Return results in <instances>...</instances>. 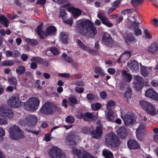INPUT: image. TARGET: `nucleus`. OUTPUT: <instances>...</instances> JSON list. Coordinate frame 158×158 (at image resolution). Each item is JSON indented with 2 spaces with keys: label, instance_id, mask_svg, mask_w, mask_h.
Instances as JSON below:
<instances>
[{
  "label": "nucleus",
  "instance_id": "f257e3e1",
  "mask_svg": "<svg viewBox=\"0 0 158 158\" xmlns=\"http://www.w3.org/2000/svg\"><path fill=\"white\" fill-rule=\"evenodd\" d=\"M76 25L81 35L86 37L92 38L97 33V30L93 23L89 20H81L76 22Z\"/></svg>",
  "mask_w": 158,
  "mask_h": 158
},
{
  "label": "nucleus",
  "instance_id": "f03ea898",
  "mask_svg": "<svg viewBox=\"0 0 158 158\" xmlns=\"http://www.w3.org/2000/svg\"><path fill=\"white\" fill-rule=\"evenodd\" d=\"M59 108L56 105L52 102L48 101L45 102L40 109L41 113L45 115H52L57 110H59Z\"/></svg>",
  "mask_w": 158,
  "mask_h": 158
},
{
  "label": "nucleus",
  "instance_id": "7ed1b4c3",
  "mask_svg": "<svg viewBox=\"0 0 158 158\" xmlns=\"http://www.w3.org/2000/svg\"><path fill=\"white\" fill-rule=\"evenodd\" d=\"M105 142L106 145L109 147L115 148L119 147L121 142L119 138L112 132L106 135Z\"/></svg>",
  "mask_w": 158,
  "mask_h": 158
},
{
  "label": "nucleus",
  "instance_id": "20e7f679",
  "mask_svg": "<svg viewBox=\"0 0 158 158\" xmlns=\"http://www.w3.org/2000/svg\"><path fill=\"white\" fill-rule=\"evenodd\" d=\"M0 124H7V119H10L13 116V111L7 107L0 108Z\"/></svg>",
  "mask_w": 158,
  "mask_h": 158
},
{
  "label": "nucleus",
  "instance_id": "39448f33",
  "mask_svg": "<svg viewBox=\"0 0 158 158\" xmlns=\"http://www.w3.org/2000/svg\"><path fill=\"white\" fill-rule=\"evenodd\" d=\"M103 129L101 126H97L95 130H91L88 127L83 128L82 132L84 134H90L93 138L98 139L100 137L103 133Z\"/></svg>",
  "mask_w": 158,
  "mask_h": 158
},
{
  "label": "nucleus",
  "instance_id": "423d86ee",
  "mask_svg": "<svg viewBox=\"0 0 158 158\" xmlns=\"http://www.w3.org/2000/svg\"><path fill=\"white\" fill-rule=\"evenodd\" d=\"M40 101L37 97H33L30 98L29 102H24L23 105L25 109L29 111H35L38 108Z\"/></svg>",
  "mask_w": 158,
  "mask_h": 158
},
{
  "label": "nucleus",
  "instance_id": "0eeeda50",
  "mask_svg": "<svg viewBox=\"0 0 158 158\" xmlns=\"http://www.w3.org/2000/svg\"><path fill=\"white\" fill-rule=\"evenodd\" d=\"M139 104L143 110L152 116L155 115L157 113L155 107L151 103L143 100H140Z\"/></svg>",
  "mask_w": 158,
  "mask_h": 158
},
{
  "label": "nucleus",
  "instance_id": "6e6552de",
  "mask_svg": "<svg viewBox=\"0 0 158 158\" xmlns=\"http://www.w3.org/2000/svg\"><path fill=\"white\" fill-rule=\"evenodd\" d=\"M10 136L13 139L18 140L25 137V135L21 132V129L18 126H13L10 130Z\"/></svg>",
  "mask_w": 158,
  "mask_h": 158
},
{
  "label": "nucleus",
  "instance_id": "1a4fd4ad",
  "mask_svg": "<svg viewBox=\"0 0 158 158\" xmlns=\"http://www.w3.org/2000/svg\"><path fill=\"white\" fill-rule=\"evenodd\" d=\"M8 103L10 107L15 108L19 107L24 104V102L19 100V95L18 94L12 95L8 100Z\"/></svg>",
  "mask_w": 158,
  "mask_h": 158
},
{
  "label": "nucleus",
  "instance_id": "9d476101",
  "mask_svg": "<svg viewBox=\"0 0 158 158\" xmlns=\"http://www.w3.org/2000/svg\"><path fill=\"white\" fill-rule=\"evenodd\" d=\"M49 156L52 158H63L65 154L57 147H52L49 151Z\"/></svg>",
  "mask_w": 158,
  "mask_h": 158
},
{
  "label": "nucleus",
  "instance_id": "9b49d317",
  "mask_svg": "<svg viewBox=\"0 0 158 158\" xmlns=\"http://www.w3.org/2000/svg\"><path fill=\"white\" fill-rule=\"evenodd\" d=\"M136 131L137 139L139 140H142L146 133L145 122L140 123Z\"/></svg>",
  "mask_w": 158,
  "mask_h": 158
},
{
  "label": "nucleus",
  "instance_id": "f8f14e48",
  "mask_svg": "<svg viewBox=\"0 0 158 158\" xmlns=\"http://www.w3.org/2000/svg\"><path fill=\"white\" fill-rule=\"evenodd\" d=\"M102 43L106 46L111 48L114 43V40L111 38L110 34L106 33L102 36Z\"/></svg>",
  "mask_w": 158,
  "mask_h": 158
},
{
  "label": "nucleus",
  "instance_id": "ddd939ff",
  "mask_svg": "<svg viewBox=\"0 0 158 158\" xmlns=\"http://www.w3.org/2000/svg\"><path fill=\"white\" fill-rule=\"evenodd\" d=\"M134 88L137 91H139L142 88L143 80L142 77L137 75L134 76Z\"/></svg>",
  "mask_w": 158,
  "mask_h": 158
},
{
  "label": "nucleus",
  "instance_id": "4468645a",
  "mask_svg": "<svg viewBox=\"0 0 158 158\" xmlns=\"http://www.w3.org/2000/svg\"><path fill=\"white\" fill-rule=\"evenodd\" d=\"M75 137L76 136L75 135H72L67 136L66 138L68 144L69 145L70 147L72 148V151L73 154V149H78L74 148L75 146L77 145V142L75 140Z\"/></svg>",
  "mask_w": 158,
  "mask_h": 158
},
{
  "label": "nucleus",
  "instance_id": "2eb2a0df",
  "mask_svg": "<svg viewBox=\"0 0 158 158\" xmlns=\"http://www.w3.org/2000/svg\"><path fill=\"white\" fill-rule=\"evenodd\" d=\"M127 146L128 148L133 150L139 149L140 145L138 142L135 139H130L127 142Z\"/></svg>",
  "mask_w": 158,
  "mask_h": 158
},
{
  "label": "nucleus",
  "instance_id": "dca6fc26",
  "mask_svg": "<svg viewBox=\"0 0 158 158\" xmlns=\"http://www.w3.org/2000/svg\"><path fill=\"white\" fill-rule=\"evenodd\" d=\"M97 16L101 20L103 24L109 27H111L113 26V24L110 22L109 19L105 15L104 13L100 12L98 14Z\"/></svg>",
  "mask_w": 158,
  "mask_h": 158
},
{
  "label": "nucleus",
  "instance_id": "f3484780",
  "mask_svg": "<svg viewBox=\"0 0 158 158\" xmlns=\"http://www.w3.org/2000/svg\"><path fill=\"white\" fill-rule=\"evenodd\" d=\"M145 95L147 97L158 101V94L152 89L149 88L146 91Z\"/></svg>",
  "mask_w": 158,
  "mask_h": 158
},
{
  "label": "nucleus",
  "instance_id": "a211bd4d",
  "mask_svg": "<svg viewBox=\"0 0 158 158\" xmlns=\"http://www.w3.org/2000/svg\"><path fill=\"white\" fill-rule=\"evenodd\" d=\"M73 154L77 156L78 158H89V153L86 151L82 152L79 149H73ZM90 158H95L92 157Z\"/></svg>",
  "mask_w": 158,
  "mask_h": 158
},
{
  "label": "nucleus",
  "instance_id": "6ab92c4d",
  "mask_svg": "<svg viewBox=\"0 0 158 158\" xmlns=\"http://www.w3.org/2000/svg\"><path fill=\"white\" fill-rule=\"evenodd\" d=\"M122 118L126 126H130V125H132L134 123V117L131 115L125 114Z\"/></svg>",
  "mask_w": 158,
  "mask_h": 158
},
{
  "label": "nucleus",
  "instance_id": "aec40b11",
  "mask_svg": "<svg viewBox=\"0 0 158 158\" xmlns=\"http://www.w3.org/2000/svg\"><path fill=\"white\" fill-rule=\"evenodd\" d=\"M56 31V28L54 26H50L47 27L45 30L44 34L45 39L47 36H53L55 35Z\"/></svg>",
  "mask_w": 158,
  "mask_h": 158
},
{
  "label": "nucleus",
  "instance_id": "412c9836",
  "mask_svg": "<svg viewBox=\"0 0 158 158\" xmlns=\"http://www.w3.org/2000/svg\"><path fill=\"white\" fill-rule=\"evenodd\" d=\"M127 67L134 72H137L139 69V65L137 62L135 60H131L128 62Z\"/></svg>",
  "mask_w": 158,
  "mask_h": 158
},
{
  "label": "nucleus",
  "instance_id": "4be33fe9",
  "mask_svg": "<svg viewBox=\"0 0 158 158\" xmlns=\"http://www.w3.org/2000/svg\"><path fill=\"white\" fill-rule=\"evenodd\" d=\"M117 133L118 135L122 139H125L127 135V130L124 127L119 128L117 131Z\"/></svg>",
  "mask_w": 158,
  "mask_h": 158
},
{
  "label": "nucleus",
  "instance_id": "5701e85b",
  "mask_svg": "<svg viewBox=\"0 0 158 158\" xmlns=\"http://www.w3.org/2000/svg\"><path fill=\"white\" fill-rule=\"evenodd\" d=\"M43 25L42 23L39 24L35 29V31L39 35L41 39H45L44 36L45 31L43 29Z\"/></svg>",
  "mask_w": 158,
  "mask_h": 158
},
{
  "label": "nucleus",
  "instance_id": "b1692460",
  "mask_svg": "<svg viewBox=\"0 0 158 158\" xmlns=\"http://www.w3.org/2000/svg\"><path fill=\"white\" fill-rule=\"evenodd\" d=\"M29 126L32 127L36 125L37 121L36 117L34 115L29 114L27 116Z\"/></svg>",
  "mask_w": 158,
  "mask_h": 158
},
{
  "label": "nucleus",
  "instance_id": "393cba45",
  "mask_svg": "<svg viewBox=\"0 0 158 158\" xmlns=\"http://www.w3.org/2000/svg\"><path fill=\"white\" fill-rule=\"evenodd\" d=\"M125 40L126 44L129 45L132 42H136V40L135 39L133 34L131 33H127L126 36Z\"/></svg>",
  "mask_w": 158,
  "mask_h": 158
},
{
  "label": "nucleus",
  "instance_id": "a878e982",
  "mask_svg": "<svg viewBox=\"0 0 158 158\" xmlns=\"http://www.w3.org/2000/svg\"><path fill=\"white\" fill-rule=\"evenodd\" d=\"M70 10L72 12L73 16L75 19L81 15L82 13V11L80 9L74 7H71Z\"/></svg>",
  "mask_w": 158,
  "mask_h": 158
},
{
  "label": "nucleus",
  "instance_id": "bb28decb",
  "mask_svg": "<svg viewBox=\"0 0 158 158\" xmlns=\"http://www.w3.org/2000/svg\"><path fill=\"white\" fill-rule=\"evenodd\" d=\"M60 39L63 44H67L68 42L69 35L65 32H61L60 34Z\"/></svg>",
  "mask_w": 158,
  "mask_h": 158
},
{
  "label": "nucleus",
  "instance_id": "cd10ccee",
  "mask_svg": "<svg viewBox=\"0 0 158 158\" xmlns=\"http://www.w3.org/2000/svg\"><path fill=\"white\" fill-rule=\"evenodd\" d=\"M122 76L127 81L130 82L132 80L131 74L128 73L126 70H123L122 72Z\"/></svg>",
  "mask_w": 158,
  "mask_h": 158
},
{
  "label": "nucleus",
  "instance_id": "c85d7f7f",
  "mask_svg": "<svg viewBox=\"0 0 158 158\" xmlns=\"http://www.w3.org/2000/svg\"><path fill=\"white\" fill-rule=\"evenodd\" d=\"M0 23L4 26L8 27L9 22L7 18L3 15L0 16Z\"/></svg>",
  "mask_w": 158,
  "mask_h": 158
},
{
  "label": "nucleus",
  "instance_id": "c756f323",
  "mask_svg": "<svg viewBox=\"0 0 158 158\" xmlns=\"http://www.w3.org/2000/svg\"><path fill=\"white\" fill-rule=\"evenodd\" d=\"M132 94V90L131 88L128 86L126 88V92L124 94V98L128 100L129 98H131Z\"/></svg>",
  "mask_w": 158,
  "mask_h": 158
},
{
  "label": "nucleus",
  "instance_id": "7c9ffc66",
  "mask_svg": "<svg viewBox=\"0 0 158 158\" xmlns=\"http://www.w3.org/2000/svg\"><path fill=\"white\" fill-rule=\"evenodd\" d=\"M77 118L79 119H81L84 118V117H86L90 119H92V117H93V115L92 113L89 112H86V113H83L79 115H77Z\"/></svg>",
  "mask_w": 158,
  "mask_h": 158
},
{
  "label": "nucleus",
  "instance_id": "2f4dec72",
  "mask_svg": "<svg viewBox=\"0 0 158 158\" xmlns=\"http://www.w3.org/2000/svg\"><path fill=\"white\" fill-rule=\"evenodd\" d=\"M25 41L27 43L33 46H35L39 44L38 41L35 39L26 38L25 39Z\"/></svg>",
  "mask_w": 158,
  "mask_h": 158
},
{
  "label": "nucleus",
  "instance_id": "473e14b6",
  "mask_svg": "<svg viewBox=\"0 0 158 158\" xmlns=\"http://www.w3.org/2000/svg\"><path fill=\"white\" fill-rule=\"evenodd\" d=\"M102 154L105 158H113L114 157L112 153L107 149H104L103 151Z\"/></svg>",
  "mask_w": 158,
  "mask_h": 158
},
{
  "label": "nucleus",
  "instance_id": "72a5a7b5",
  "mask_svg": "<svg viewBox=\"0 0 158 158\" xmlns=\"http://www.w3.org/2000/svg\"><path fill=\"white\" fill-rule=\"evenodd\" d=\"M158 49V46L156 43H153L151 44L148 48V51L152 53H155Z\"/></svg>",
  "mask_w": 158,
  "mask_h": 158
},
{
  "label": "nucleus",
  "instance_id": "f704fd0d",
  "mask_svg": "<svg viewBox=\"0 0 158 158\" xmlns=\"http://www.w3.org/2000/svg\"><path fill=\"white\" fill-rule=\"evenodd\" d=\"M7 80L9 84L12 86H15L17 84V79L14 77H9Z\"/></svg>",
  "mask_w": 158,
  "mask_h": 158
},
{
  "label": "nucleus",
  "instance_id": "c9c22d12",
  "mask_svg": "<svg viewBox=\"0 0 158 158\" xmlns=\"http://www.w3.org/2000/svg\"><path fill=\"white\" fill-rule=\"evenodd\" d=\"M69 103L71 106L76 105L77 103V100L75 97L71 96L68 98Z\"/></svg>",
  "mask_w": 158,
  "mask_h": 158
},
{
  "label": "nucleus",
  "instance_id": "e433bc0d",
  "mask_svg": "<svg viewBox=\"0 0 158 158\" xmlns=\"http://www.w3.org/2000/svg\"><path fill=\"white\" fill-rule=\"evenodd\" d=\"M114 112L112 110H110L107 113V118L108 121H113L114 119Z\"/></svg>",
  "mask_w": 158,
  "mask_h": 158
},
{
  "label": "nucleus",
  "instance_id": "4c0bfd02",
  "mask_svg": "<svg viewBox=\"0 0 158 158\" xmlns=\"http://www.w3.org/2000/svg\"><path fill=\"white\" fill-rule=\"evenodd\" d=\"M143 1V0H131V3L134 8H136L139 5L141 4Z\"/></svg>",
  "mask_w": 158,
  "mask_h": 158
},
{
  "label": "nucleus",
  "instance_id": "58836bf2",
  "mask_svg": "<svg viewBox=\"0 0 158 158\" xmlns=\"http://www.w3.org/2000/svg\"><path fill=\"white\" fill-rule=\"evenodd\" d=\"M26 71L25 67L23 66H20L18 67V68L16 70V72L17 74L19 75L22 74H23Z\"/></svg>",
  "mask_w": 158,
  "mask_h": 158
},
{
  "label": "nucleus",
  "instance_id": "ea45409f",
  "mask_svg": "<svg viewBox=\"0 0 158 158\" xmlns=\"http://www.w3.org/2000/svg\"><path fill=\"white\" fill-rule=\"evenodd\" d=\"M86 98L89 100H93L97 99L98 97L97 94L89 93L87 95Z\"/></svg>",
  "mask_w": 158,
  "mask_h": 158
},
{
  "label": "nucleus",
  "instance_id": "a19ab883",
  "mask_svg": "<svg viewBox=\"0 0 158 158\" xmlns=\"http://www.w3.org/2000/svg\"><path fill=\"white\" fill-rule=\"evenodd\" d=\"M94 71L96 73L99 74L100 76H103L105 74L103 70L101 68L99 67H95Z\"/></svg>",
  "mask_w": 158,
  "mask_h": 158
},
{
  "label": "nucleus",
  "instance_id": "79ce46f5",
  "mask_svg": "<svg viewBox=\"0 0 158 158\" xmlns=\"http://www.w3.org/2000/svg\"><path fill=\"white\" fill-rule=\"evenodd\" d=\"M19 123L23 126L29 127L27 116L26 118H24L21 119L19 121Z\"/></svg>",
  "mask_w": 158,
  "mask_h": 158
},
{
  "label": "nucleus",
  "instance_id": "37998d69",
  "mask_svg": "<svg viewBox=\"0 0 158 158\" xmlns=\"http://www.w3.org/2000/svg\"><path fill=\"white\" fill-rule=\"evenodd\" d=\"M141 74L144 77H148V75L149 72L145 66H143L141 67L140 70Z\"/></svg>",
  "mask_w": 158,
  "mask_h": 158
},
{
  "label": "nucleus",
  "instance_id": "c03bdc74",
  "mask_svg": "<svg viewBox=\"0 0 158 158\" xmlns=\"http://www.w3.org/2000/svg\"><path fill=\"white\" fill-rule=\"evenodd\" d=\"M62 56L67 62L69 63H72L73 62V60L72 57L68 56L66 53H63Z\"/></svg>",
  "mask_w": 158,
  "mask_h": 158
},
{
  "label": "nucleus",
  "instance_id": "a18cd8bd",
  "mask_svg": "<svg viewBox=\"0 0 158 158\" xmlns=\"http://www.w3.org/2000/svg\"><path fill=\"white\" fill-rule=\"evenodd\" d=\"M43 59L41 57H35L31 59V62L35 61L39 64H41Z\"/></svg>",
  "mask_w": 158,
  "mask_h": 158
},
{
  "label": "nucleus",
  "instance_id": "49530a36",
  "mask_svg": "<svg viewBox=\"0 0 158 158\" xmlns=\"http://www.w3.org/2000/svg\"><path fill=\"white\" fill-rule=\"evenodd\" d=\"M77 43L78 46L79 47V48L82 49L85 51L88 48L87 47L85 46L80 40H77Z\"/></svg>",
  "mask_w": 158,
  "mask_h": 158
},
{
  "label": "nucleus",
  "instance_id": "de8ad7c7",
  "mask_svg": "<svg viewBox=\"0 0 158 158\" xmlns=\"http://www.w3.org/2000/svg\"><path fill=\"white\" fill-rule=\"evenodd\" d=\"M2 64L4 66H12L14 64V62L12 60H9L2 62Z\"/></svg>",
  "mask_w": 158,
  "mask_h": 158
},
{
  "label": "nucleus",
  "instance_id": "09e8293b",
  "mask_svg": "<svg viewBox=\"0 0 158 158\" xmlns=\"http://www.w3.org/2000/svg\"><path fill=\"white\" fill-rule=\"evenodd\" d=\"M60 18H62L63 19H65V17L67 15L66 10L64 9H60Z\"/></svg>",
  "mask_w": 158,
  "mask_h": 158
},
{
  "label": "nucleus",
  "instance_id": "8fccbe9b",
  "mask_svg": "<svg viewBox=\"0 0 158 158\" xmlns=\"http://www.w3.org/2000/svg\"><path fill=\"white\" fill-rule=\"evenodd\" d=\"M65 121L67 123H73L75 122V119L73 116L69 115L65 118Z\"/></svg>",
  "mask_w": 158,
  "mask_h": 158
},
{
  "label": "nucleus",
  "instance_id": "3c124183",
  "mask_svg": "<svg viewBox=\"0 0 158 158\" xmlns=\"http://www.w3.org/2000/svg\"><path fill=\"white\" fill-rule=\"evenodd\" d=\"M85 51L94 55H97L99 53L98 51V50H95L92 49H89L88 47Z\"/></svg>",
  "mask_w": 158,
  "mask_h": 158
},
{
  "label": "nucleus",
  "instance_id": "603ef678",
  "mask_svg": "<svg viewBox=\"0 0 158 158\" xmlns=\"http://www.w3.org/2000/svg\"><path fill=\"white\" fill-rule=\"evenodd\" d=\"M101 107V105L99 103H97L95 104H92L91 107L94 110L96 111L98 110Z\"/></svg>",
  "mask_w": 158,
  "mask_h": 158
},
{
  "label": "nucleus",
  "instance_id": "864d4df0",
  "mask_svg": "<svg viewBox=\"0 0 158 158\" xmlns=\"http://www.w3.org/2000/svg\"><path fill=\"white\" fill-rule=\"evenodd\" d=\"M50 51L54 55H57L59 54L58 50L55 47L51 48L50 49Z\"/></svg>",
  "mask_w": 158,
  "mask_h": 158
},
{
  "label": "nucleus",
  "instance_id": "5fc2aeb1",
  "mask_svg": "<svg viewBox=\"0 0 158 158\" xmlns=\"http://www.w3.org/2000/svg\"><path fill=\"white\" fill-rule=\"evenodd\" d=\"M5 135V131L4 129L0 127V142L3 140V136Z\"/></svg>",
  "mask_w": 158,
  "mask_h": 158
},
{
  "label": "nucleus",
  "instance_id": "6e6d98bb",
  "mask_svg": "<svg viewBox=\"0 0 158 158\" xmlns=\"http://www.w3.org/2000/svg\"><path fill=\"white\" fill-rule=\"evenodd\" d=\"M127 85L126 82H122L120 83L119 89L121 90H123L127 88Z\"/></svg>",
  "mask_w": 158,
  "mask_h": 158
},
{
  "label": "nucleus",
  "instance_id": "4d7b16f0",
  "mask_svg": "<svg viewBox=\"0 0 158 158\" xmlns=\"http://www.w3.org/2000/svg\"><path fill=\"white\" fill-rule=\"evenodd\" d=\"M63 21L64 23L70 26H72L73 24V20L72 19H68L65 20L64 19Z\"/></svg>",
  "mask_w": 158,
  "mask_h": 158
},
{
  "label": "nucleus",
  "instance_id": "13d9d810",
  "mask_svg": "<svg viewBox=\"0 0 158 158\" xmlns=\"http://www.w3.org/2000/svg\"><path fill=\"white\" fill-rule=\"evenodd\" d=\"M142 32L141 30L139 28H136L135 29L134 34L136 36H139L142 34Z\"/></svg>",
  "mask_w": 158,
  "mask_h": 158
},
{
  "label": "nucleus",
  "instance_id": "bf43d9fd",
  "mask_svg": "<svg viewBox=\"0 0 158 158\" xmlns=\"http://www.w3.org/2000/svg\"><path fill=\"white\" fill-rule=\"evenodd\" d=\"M84 88L83 87H77L75 89V91L78 93L81 94L83 93L84 91Z\"/></svg>",
  "mask_w": 158,
  "mask_h": 158
},
{
  "label": "nucleus",
  "instance_id": "052dcab7",
  "mask_svg": "<svg viewBox=\"0 0 158 158\" xmlns=\"http://www.w3.org/2000/svg\"><path fill=\"white\" fill-rule=\"evenodd\" d=\"M121 3L120 0H117L111 4V6L113 7H117Z\"/></svg>",
  "mask_w": 158,
  "mask_h": 158
},
{
  "label": "nucleus",
  "instance_id": "680f3d73",
  "mask_svg": "<svg viewBox=\"0 0 158 158\" xmlns=\"http://www.w3.org/2000/svg\"><path fill=\"white\" fill-rule=\"evenodd\" d=\"M46 0H37L36 4L44 6L46 3Z\"/></svg>",
  "mask_w": 158,
  "mask_h": 158
},
{
  "label": "nucleus",
  "instance_id": "e2e57ef3",
  "mask_svg": "<svg viewBox=\"0 0 158 158\" xmlns=\"http://www.w3.org/2000/svg\"><path fill=\"white\" fill-rule=\"evenodd\" d=\"M75 85L77 86H84L85 83L81 81H77L75 82Z\"/></svg>",
  "mask_w": 158,
  "mask_h": 158
},
{
  "label": "nucleus",
  "instance_id": "0e129e2a",
  "mask_svg": "<svg viewBox=\"0 0 158 158\" xmlns=\"http://www.w3.org/2000/svg\"><path fill=\"white\" fill-rule=\"evenodd\" d=\"M99 95L100 97L103 99L106 98L107 96V93L104 91L101 92L100 93Z\"/></svg>",
  "mask_w": 158,
  "mask_h": 158
},
{
  "label": "nucleus",
  "instance_id": "69168bd1",
  "mask_svg": "<svg viewBox=\"0 0 158 158\" xmlns=\"http://www.w3.org/2000/svg\"><path fill=\"white\" fill-rule=\"evenodd\" d=\"M37 67V64L36 63L34 62V61L32 62L30 64V68L33 69H36Z\"/></svg>",
  "mask_w": 158,
  "mask_h": 158
},
{
  "label": "nucleus",
  "instance_id": "338daca9",
  "mask_svg": "<svg viewBox=\"0 0 158 158\" xmlns=\"http://www.w3.org/2000/svg\"><path fill=\"white\" fill-rule=\"evenodd\" d=\"M115 102L114 101H110L108 102V104L107 105V108L109 106H113L115 105Z\"/></svg>",
  "mask_w": 158,
  "mask_h": 158
},
{
  "label": "nucleus",
  "instance_id": "774afa93",
  "mask_svg": "<svg viewBox=\"0 0 158 158\" xmlns=\"http://www.w3.org/2000/svg\"><path fill=\"white\" fill-rule=\"evenodd\" d=\"M107 72L110 74H113L115 73V70L113 68H109L108 69Z\"/></svg>",
  "mask_w": 158,
  "mask_h": 158
}]
</instances>
